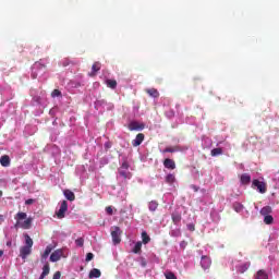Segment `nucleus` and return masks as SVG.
Instances as JSON below:
<instances>
[{
    "instance_id": "1",
    "label": "nucleus",
    "mask_w": 279,
    "mask_h": 279,
    "mask_svg": "<svg viewBox=\"0 0 279 279\" xmlns=\"http://www.w3.org/2000/svg\"><path fill=\"white\" fill-rule=\"evenodd\" d=\"M15 228H22V230H29L32 228V218H27V214L20 211L15 215Z\"/></svg>"
},
{
    "instance_id": "2",
    "label": "nucleus",
    "mask_w": 279,
    "mask_h": 279,
    "mask_svg": "<svg viewBox=\"0 0 279 279\" xmlns=\"http://www.w3.org/2000/svg\"><path fill=\"white\" fill-rule=\"evenodd\" d=\"M111 238L114 245H119L121 243V228L117 226L111 227Z\"/></svg>"
},
{
    "instance_id": "3",
    "label": "nucleus",
    "mask_w": 279,
    "mask_h": 279,
    "mask_svg": "<svg viewBox=\"0 0 279 279\" xmlns=\"http://www.w3.org/2000/svg\"><path fill=\"white\" fill-rule=\"evenodd\" d=\"M66 210H69V203L66 201L61 202L60 208L58 211H56L58 219H64L66 215Z\"/></svg>"
},
{
    "instance_id": "4",
    "label": "nucleus",
    "mask_w": 279,
    "mask_h": 279,
    "mask_svg": "<svg viewBox=\"0 0 279 279\" xmlns=\"http://www.w3.org/2000/svg\"><path fill=\"white\" fill-rule=\"evenodd\" d=\"M129 130H130V132H141V131L145 130V124L141 123L138 121H132L129 124Z\"/></svg>"
},
{
    "instance_id": "5",
    "label": "nucleus",
    "mask_w": 279,
    "mask_h": 279,
    "mask_svg": "<svg viewBox=\"0 0 279 279\" xmlns=\"http://www.w3.org/2000/svg\"><path fill=\"white\" fill-rule=\"evenodd\" d=\"M253 186L259 191V193H267V184L265 182H260L258 179L253 180Z\"/></svg>"
},
{
    "instance_id": "6",
    "label": "nucleus",
    "mask_w": 279,
    "mask_h": 279,
    "mask_svg": "<svg viewBox=\"0 0 279 279\" xmlns=\"http://www.w3.org/2000/svg\"><path fill=\"white\" fill-rule=\"evenodd\" d=\"M63 255H64V252L61 248L56 250L50 255V262L51 263H58V260H60V258H62Z\"/></svg>"
},
{
    "instance_id": "7",
    "label": "nucleus",
    "mask_w": 279,
    "mask_h": 279,
    "mask_svg": "<svg viewBox=\"0 0 279 279\" xmlns=\"http://www.w3.org/2000/svg\"><path fill=\"white\" fill-rule=\"evenodd\" d=\"M145 141V134L138 133L136 137L132 141L133 147H138Z\"/></svg>"
},
{
    "instance_id": "8",
    "label": "nucleus",
    "mask_w": 279,
    "mask_h": 279,
    "mask_svg": "<svg viewBox=\"0 0 279 279\" xmlns=\"http://www.w3.org/2000/svg\"><path fill=\"white\" fill-rule=\"evenodd\" d=\"M29 254H32V248L29 246H22L20 248V256L23 258V260H25Z\"/></svg>"
},
{
    "instance_id": "9",
    "label": "nucleus",
    "mask_w": 279,
    "mask_h": 279,
    "mask_svg": "<svg viewBox=\"0 0 279 279\" xmlns=\"http://www.w3.org/2000/svg\"><path fill=\"white\" fill-rule=\"evenodd\" d=\"M98 71H101V63L95 62L92 65V72L89 73L90 77H95L97 75Z\"/></svg>"
},
{
    "instance_id": "10",
    "label": "nucleus",
    "mask_w": 279,
    "mask_h": 279,
    "mask_svg": "<svg viewBox=\"0 0 279 279\" xmlns=\"http://www.w3.org/2000/svg\"><path fill=\"white\" fill-rule=\"evenodd\" d=\"M163 167H165V169L173 170V169H175V161L173 159L166 158L163 160Z\"/></svg>"
},
{
    "instance_id": "11",
    "label": "nucleus",
    "mask_w": 279,
    "mask_h": 279,
    "mask_svg": "<svg viewBox=\"0 0 279 279\" xmlns=\"http://www.w3.org/2000/svg\"><path fill=\"white\" fill-rule=\"evenodd\" d=\"M63 195L69 202H75V193L71 190H64Z\"/></svg>"
},
{
    "instance_id": "12",
    "label": "nucleus",
    "mask_w": 279,
    "mask_h": 279,
    "mask_svg": "<svg viewBox=\"0 0 279 279\" xmlns=\"http://www.w3.org/2000/svg\"><path fill=\"white\" fill-rule=\"evenodd\" d=\"M171 218H172V223H174V226H179L180 221H182V215L178 211H174L171 215Z\"/></svg>"
},
{
    "instance_id": "13",
    "label": "nucleus",
    "mask_w": 279,
    "mask_h": 279,
    "mask_svg": "<svg viewBox=\"0 0 279 279\" xmlns=\"http://www.w3.org/2000/svg\"><path fill=\"white\" fill-rule=\"evenodd\" d=\"M145 93H147V95H149V97H154L155 99H158V97H160V93L156 88L145 89Z\"/></svg>"
},
{
    "instance_id": "14",
    "label": "nucleus",
    "mask_w": 279,
    "mask_h": 279,
    "mask_svg": "<svg viewBox=\"0 0 279 279\" xmlns=\"http://www.w3.org/2000/svg\"><path fill=\"white\" fill-rule=\"evenodd\" d=\"M51 252H53V247L51 245H48L46 247V250L44 251V254H41V262L47 260V258H49V254H51Z\"/></svg>"
},
{
    "instance_id": "15",
    "label": "nucleus",
    "mask_w": 279,
    "mask_h": 279,
    "mask_svg": "<svg viewBox=\"0 0 279 279\" xmlns=\"http://www.w3.org/2000/svg\"><path fill=\"white\" fill-rule=\"evenodd\" d=\"M175 151H180V146H169V147H166L162 150V154H175Z\"/></svg>"
},
{
    "instance_id": "16",
    "label": "nucleus",
    "mask_w": 279,
    "mask_h": 279,
    "mask_svg": "<svg viewBox=\"0 0 279 279\" xmlns=\"http://www.w3.org/2000/svg\"><path fill=\"white\" fill-rule=\"evenodd\" d=\"M49 271H50V267H49V263H46L43 267V272L39 277V279H45L47 278V276H49Z\"/></svg>"
},
{
    "instance_id": "17",
    "label": "nucleus",
    "mask_w": 279,
    "mask_h": 279,
    "mask_svg": "<svg viewBox=\"0 0 279 279\" xmlns=\"http://www.w3.org/2000/svg\"><path fill=\"white\" fill-rule=\"evenodd\" d=\"M201 265L203 269H208L210 267V258H208L207 256H203L201 259Z\"/></svg>"
},
{
    "instance_id": "18",
    "label": "nucleus",
    "mask_w": 279,
    "mask_h": 279,
    "mask_svg": "<svg viewBox=\"0 0 279 279\" xmlns=\"http://www.w3.org/2000/svg\"><path fill=\"white\" fill-rule=\"evenodd\" d=\"M255 279H269V275L267 274V271L260 269L256 272Z\"/></svg>"
},
{
    "instance_id": "19",
    "label": "nucleus",
    "mask_w": 279,
    "mask_h": 279,
    "mask_svg": "<svg viewBox=\"0 0 279 279\" xmlns=\"http://www.w3.org/2000/svg\"><path fill=\"white\" fill-rule=\"evenodd\" d=\"M239 274H245L250 269V263H244L236 267Z\"/></svg>"
},
{
    "instance_id": "20",
    "label": "nucleus",
    "mask_w": 279,
    "mask_h": 279,
    "mask_svg": "<svg viewBox=\"0 0 279 279\" xmlns=\"http://www.w3.org/2000/svg\"><path fill=\"white\" fill-rule=\"evenodd\" d=\"M0 165H2V167H10V156L3 155L0 158Z\"/></svg>"
},
{
    "instance_id": "21",
    "label": "nucleus",
    "mask_w": 279,
    "mask_h": 279,
    "mask_svg": "<svg viewBox=\"0 0 279 279\" xmlns=\"http://www.w3.org/2000/svg\"><path fill=\"white\" fill-rule=\"evenodd\" d=\"M240 180L242 184H250V182H252V177L247 173H243Z\"/></svg>"
},
{
    "instance_id": "22",
    "label": "nucleus",
    "mask_w": 279,
    "mask_h": 279,
    "mask_svg": "<svg viewBox=\"0 0 279 279\" xmlns=\"http://www.w3.org/2000/svg\"><path fill=\"white\" fill-rule=\"evenodd\" d=\"M89 278H101V270H99L97 268H93L89 271Z\"/></svg>"
},
{
    "instance_id": "23",
    "label": "nucleus",
    "mask_w": 279,
    "mask_h": 279,
    "mask_svg": "<svg viewBox=\"0 0 279 279\" xmlns=\"http://www.w3.org/2000/svg\"><path fill=\"white\" fill-rule=\"evenodd\" d=\"M119 174L124 178V180H130L132 178V172L128 170H119Z\"/></svg>"
},
{
    "instance_id": "24",
    "label": "nucleus",
    "mask_w": 279,
    "mask_h": 279,
    "mask_svg": "<svg viewBox=\"0 0 279 279\" xmlns=\"http://www.w3.org/2000/svg\"><path fill=\"white\" fill-rule=\"evenodd\" d=\"M25 238V247H33L34 246V240H32V238L29 236V234H24Z\"/></svg>"
},
{
    "instance_id": "25",
    "label": "nucleus",
    "mask_w": 279,
    "mask_h": 279,
    "mask_svg": "<svg viewBox=\"0 0 279 279\" xmlns=\"http://www.w3.org/2000/svg\"><path fill=\"white\" fill-rule=\"evenodd\" d=\"M148 208L151 213H156V210L158 209V202L156 201H151L149 204H148Z\"/></svg>"
},
{
    "instance_id": "26",
    "label": "nucleus",
    "mask_w": 279,
    "mask_h": 279,
    "mask_svg": "<svg viewBox=\"0 0 279 279\" xmlns=\"http://www.w3.org/2000/svg\"><path fill=\"white\" fill-rule=\"evenodd\" d=\"M270 213H271V207H269V206H265V207H263V208L260 209V215H262L263 217L269 216Z\"/></svg>"
},
{
    "instance_id": "27",
    "label": "nucleus",
    "mask_w": 279,
    "mask_h": 279,
    "mask_svg": "<svg viewBox=\"0 0 279 279\" xmlns=\"http://www.w3.org/2000/svg\"><path fill=\"white\" fill-rule=\"evenodd\" d=\"M142 247H143V242H136L135 246L133 247V254H141Z\"/></svg>"
},
{
    "instance_id": "28",
    "label": "nucleus",
    "mask_w": 279,
    "mask_h": 279,
    "mask_svg": "<svg viewBox=\"0 0 279 279\" xmlns=\"http://www.w3.org/2000/svg\"><path fill=\"white\" fill-rule=\"evenodd\" d=\"M106 85L108 88H112L114 90V88H117V80H107Z\"/></svg>"
},
{
    "instance_id": "29",
    "label": "nucleus",
    "mask_w": 279,
    "mask_h": 279,
    "mask_svg": "<svg viewBox=\"0 0 279 279\" xmlns=\"http://www.w3.org/2000/svg\"><path fill=\"white\" fill-rule=\"evenodd\" d=\"M221 154H223V148H214L210 153L213 157L221 156Z\"/></svg>"
},
{
    "instance_id": "30",
    "label": "nucleus",
    "mask_w": 279,
    "mask_h": 279,
    "mask_svg": "<svg viewBox=\"0 0 279 279\" xmlns=\"http://www.w3.org/2000/svg\"><path fill=\"white\" fill-rule=\"evenodd\" d=\"M264 223H266V226H271V223H274V216H264Z\"/></svg>"
},
{
    "instance_id": "31",
    "label": "nucleus",
    "mask_w": 279,
    "mask_h": 279,
    "mask_svg": "<svg viewBox=\"0 0 279 279\" xmlns=\"http://www.w3.org/2000/svg\"><path fill=\"white\" fill-rule=\"evenodd\" d=\"M142 241H143L144 245H147V243H149V241H151V238H149V235L145 231H143L142 232Z\"/></svg>"
},
{
    "instance_id": "32",
    "label": "nucleus",
    "mask_w": 279,
    "mask_h": 279,
    "mask_svg": "<svg viewBox=\"0 0 279 279\" xmlns=\"http://www.w3.org/2000/svg\"><path fill=\"white\" fill-rule=\"evenodd\" d=\"M166 182H167V184H173V182H175V175H173L172 173H169L166 177Z\"/></svg>"
},
{
    "instance_id": "33",
    "label": "nucleus",
    "mask_w": 279,
    "mask_h": 279,
    "mask_svg": "<svg viewBox=\"0 0 279 279\" xmlns=\"http://www.w3.org/2000/svg\"><path fill=\"white\" fill-rule=\"evenodd\" d=\"M75 245H77V247H84V238L76 239Z\"/></svg>"
},
{
    "instance_id": "34",
    "label": "nucleus",
    "mask_w": 279,
    "mask_h": 279,
    "mask_svg": "<svg viewBox=\"0 0 279 279\" xmlns=\"http://www.w3.org/2000/svg\"><path fill=\"white\" fill-rule=\"evenodd\" d=\"M129 169H130V163H128V161H124L120 167V170L122 171H128Z\"/></svg>"
},
{
    "instance_id": "35",
    "label": "nucleus",
    "mask_w": 279,
    "mask_h": 279,
    "mask_svg": "<svg viewBox=\"0 0 279 279\" xmlns=\"http://www.w3.org/2000/svg\"><path fill=\"white\" fill-rule=\"evenodd\" d=\"M233 208H234L235 213H241V210H243V205L236 203L233 205Z\"/></svg>"
},
{
    "instance_id": "36",
    "label": "nucleus",
    "mask_w": 279,
    "mask_h": 279,
    "mask_svg": "<svg viewBox=\"0 0 279 279\" xmlns=\"http://www.w3.org/2000/svg\"><path fill=\"white\" fill-rule=\"evenodd\" d=\"M62 96V92H60V89H54L51 93V97H61Z\"/></svg>"
},
{
    "instance_id": "37",
    "label": "nucleus",
    "mask_w": 279,
    "mask_h": 279,
    "mask_svg": "<svg viewBox=\"0 0 279 279\" xmlns=\"http://www.w3.org/2000/svg\"><path fill=\"white\" fill-rule=\"evenodd\" d=\"M93 258H95V255L93 253H87L86 255V263H90V260H93Z\"/></svg>"
},
{
    "instance_id": "38",
    "label": "nucleus",
    "mask_w": 279,
    "mask_h": 279,
    "mask_svg": "<svg viewBox=\"0 0 279 279\" xmlns=\"http://www.w3.org/2000/svg\"><path fill=\"white\" fill-rule=\"evenodd\" d=\"M166 279H178V277H175V274L173 272H168L166 274Z\"/></svg>"
},
{
    "instance_id": "39",
    "label": "nucleus",
    "mask_w": 279,
    "mask_h": 279,
    "mask_svg": "<svg viewBox=\"0 0 279 279\" xmlns=\"http://www.w3.org/2000/svg\"><path fill=\"white\" fill-rule=\"evenodd\" d=\"M32 204H34V199L33 198H28L25 201V205L26 206H32Z\"/></svg>"
},
{
    "instance_id": "40",
    "label": "nucleus",
    "mask_w": 279,
    "mask_h": 279,
    "mask_svg": "<svg viewBox=\"0 0 279 279\" xmlns=\"http://www.w3.org/2000/svg\"><path fill=\"white\" fill-rule=\"evenodd\" d=\"M62 274L60 271L54 272L52 279H60Z\"/></svg>"
},
{
    "instance_id": "41",
    "label": "nucleus",
    "mask_w": 279,
    "mask_h": 279,
    "mask_svg": "<svg viewBox=\"0 0 279 279\" xmlns=\"http://www.w3.org/2000/svg\"><path fill=\"white\" fill-rule=\"evenodd\" d=\"M106 213H107V215H112V207L111 206H109V207H106Z\"/></svg>"
},
{
    "instance_id": "42",
    "label": "nucleus",
    "mask_w": 279,
    "mask_h": 279,
    "mask_svg": "<svg viewBox=\"0 0 279 279\" xmlns=\"http://www.w3.org/2000/svg\"><path fill=\"white\" fill-rule=\"evenodd\" d=\"M191 187L193 189V191H194L195 193H197V191H199V187H198L197 185H192Z\"/></svg>"
},
{
    "instance_id": "43",
    "label": "nucleus",
    "mask_w": 279,
    "mask_h": 279,
    "mask_svg": "<svg viewBox=\"0 0 279 279\" xmlns=\"http://www.w3.org/2000/svg\"><path fill=\"white\" fill-rule=\"evenodd\" d=\"M189 230H191V232H193L195 230V226L194 225H189Z\"/></svg>"
},
{
    "instance_id": "44",
    "label": "nucleus",
    "mask_w": 279,
    "mask_h": 279,
    "mask_svg": "<svg viewBox=\"0 0 279 279\" xmlns=\"http://www.w3.org/2000/svg\"><path fill=\"white\" fill-rule=\"evenodd\" d=\"M5 221V217L3 215H0V223Z\"/></svg>"
},
{
    "instance_id": "45",
    "label": "nucleus",
    "mask_w": 279,
    "mask_h": 279,
    "mask_svg": "<svg viewBox=\"0 0 279 279\" xmlns=\"http://www.w3.org/2000/svg\"><path fill=\"white\" fill-rule=\"evenodd\" d=\"M32 77H33V80H36V77H38V74H36V72H33Z\"/></svg>"
},
{
    "instance_id": "46",
    "label": "nucleus",
    "mask_w": 279,
    "mask_h": 279,
    "mask_svg": "<svg viewBox=\"0 0 279 279\" xmlns=\"http://www.w3.org/2000/svg\"><path fill=\"white\" fill-rule=\"evenodd\" d=\"M3 196V191H0V197H2Z\"/></svg>"
},
{
    "instance_id": "47",
    "label": "nucleus",
    "mask_w": 279,
    "mask_h": 279,
    "mask_svg": "<svg viewBox=\"0 0 279 279\" xmlns=\"http://www.w3.org/2000/svg\"><path fill=\"white\" fill-rule=\"evenodd\" d=\"M0 256H3V251L0 250Z\"/></svg>"
},
{
    "instance_id": "48",
    "label": "nucleus",
    "mask_w": 279,
    "mask_h": 279,
    "mask_svg": "<svg viewBox=\"0 0 279 279\" xmlns=\"http://www.w3.org/2000/svg\"><path fill=\"white\" fill-rule=\"evenodd\" d=\"M142 265H143V267H145V265H147V264L144 262Z\"/></svg>"
},
{
    "instance_id": "49",
    "label": "nucleus",
    "mask_w": 279,
    "mask_h": 279,
    "mask_svg": "<svg viewBox=\"0 0 279 279\" xmlns=\"http://www.w3.org/2000/svg\"><path fill=\"white\" fill-rule=\"evenodd\" d=\"M36 66H40V63H36Z\"/></svg>"
},
{
    "instance_id": "50",
    "label": "nucleus",
    "mask_w": 279,
    "mask_h": 279,
    "mask_svg": "<svg viewBox=\"0 0 279 279\" xmlns=\"http://www.w3.org/2000/svg\"><path fill=\"white\" fill-rule=\"evenodd\" d=\"M106 147H110V145L106 144Z\"/></svg>"
}]
</instances>
